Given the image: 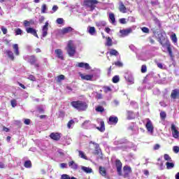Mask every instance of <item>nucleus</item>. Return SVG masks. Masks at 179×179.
<instances>
[{
	"instance_id": "41",
	"label": "nucleus",
	"mask_w": 179,
	"mask_h": 179,
	"mask_svg": "<svg viewBox=\"0 0 179 179\" xmlns=\"http://www.w3.org/2000/svg\"><path fill=\"white\" fill-rule=\"evenodd\" d=\"M171 40L173 41V43H177V35L176 34H173L171 36Z\"/></svg>"
},
{
	"instance_id": "18",
	"label": "nucleus",
	"mask_w": 179,
	"mask_h": 179,
	"mask_svg": "<svg viewBox=\"0 0 179 179\" xmlns=\"http://www.w3.org/2000/svg\"><path fill=\"white\" fill-rule=\"evenodd\" d=\"M99 174L102 176V177H107V170L106 168L103 166H99Z\"/></svg>"
},
{
	"instance_id": "51",
	"label": "nucleus",
	"mask_w": 179,
	"mask_h": 179,
	"mask_svg": "<svg viewBox=\"0 0 179 179\" xmlns=\"http://www.w3.org/2000/svg\"><path fill=\"white\" fill-rule=\"evenodd\" d=\"M119 22L121 24H127V20L125 18H120Z\"/></svg>"
},
{
	"instance_id": "60",
	"label": "nucleus",
	"mask_w": 179,
	"mask_h": 179,
	"mask_svg": "<svg viewBox=\"0 0 179 179\" xmlns=\"http://www.w3.org/2000/svg\"><path fill=\"white\" fill-rule=\"evenodd\" d=\"M159 149H160V145L159 144H155L154 148H153V150H159Z\"/></svg>"
},
{
	"instance_id": "28",
	"label": "nucleus",
	"mask_w": 179,
	"mask_h": 179,
	"mask_svg": "<svg viewBox=\"0 0 179 179\" xmlns=\"http://www.w3.org/2000/svg\"><path fill=\"white\" fill-rule=\"evenodd\" d=\"M109 19L111 21V23L113 24L115 23V15H114V13H109Z\"/></svg>"
},
{
	"instance_id": "6",
	"label": "nucleus",
	"mask_w": 179,
	"mask_h": 179,
	"mask_svg": "<svg viewBox=\"0 0 179 179\" xmlns=\"http://www.w3.org/2000/svg\"><path fill=\"white\" fill-rule=\"evenodd\" d=\"M123 177L124 178H128V177H129V174L132 173V169H131V166L126 165L123 167Z\"/></svg>"
},
{
	"instance_id": "58",
	"label": "nucleus",
	"mask_w": 179,
	"mask_h": 179,
	"mask_svg": "<svg viewBox=\"0 0 179 179\" xmlns=\"http://www.w3.org/2000/svg\"><path fill=\"white\" fill-rule=\"evenodd\" d=\"M59 117L60 118H64V117H65V112L64 111H60L59 112Z\"/></svg>"
},
{
	"instance_id": "15",
	"label": "nucleus",
	"mask_w": 179,
	"mask_h": 179,
	"mask_svg": "<svg viewBox=\"0 0 179 179\" xmlns=\"http://www.w3.org/2000/svg\"><path fill=\"white\" fill-rule=\"evenodd\" d=\"M73 31V27H65V28H63L60 31V34L64 36V34H67V33H71V31Z\"/></svg>"
},
{
	"instance_id": "37",
	"label": "nucleus",
	"mask_w": 179,
	"mask_h": 179,
	"mask_svg": "<svg viewBox=\"0 0 179 179\" xmlns=\"http://www.w3.org/2000/svg\"><path fill=\"white\" fill-rule=\"evenodd\" d=\"M80 76L83 80H90V75L80 74Z\"/></svg>"
},
{
	"instance_id": "44",
	"label": "nucleus",
	"mask_w": 179,
	"mask_h": 179,
	"mask_svg": "<svg viewBox=\"0 0 179 179\" xmlns=\"http://www.w3.org/2000/svg\"><path fill=\"white\" fill-rule=\"evenodd\" d=\"M73 124H75V121H73V120H71L67 123V127H68L69 129H71V127H72V125H73Z\"/></svg>"
},
{
	"instance_id": "36",
	"label": "nucleus",
	"mask_w": 179,
	"mask_h": 179,
	"mask_svg": "<svg viewBox=\"0 0 179 179\" xmlns=\"http://www.w3.org/2000/svg\"><path fill=\"white\" fill-rule=\"evenodd\" d=\"M113 83H118L120 82V76H114L112 78Z\"/></svg>"
},
{
	"instance_id": "21",
	"label": "nucleus",
	"mask_w": 179,
	"mask_h": 179,
	"mask_svg": "<svg viewBox=\"0 0 179 179\" xmlns=\"http://www.w3.org/2000/svg\"><path fill=\"white\" fill-rule=\"evenodd\" d=\"M90 143H92V145H94V146L95 155H99V153H100V152L101 151V150H100V146L99 145V144L96 143H93V141H90Z\"/></svg>"
},
{
	"instance_id": "11",
	"label": "nucleus",
	"mask_w": 179,
	"mask_h": 179,
	"mask_svg": "<svg viewBox=\"0 0 179 179\" xmlns=\"http://www.w3.org/2000/svg\"><path fill=\"white\" fill-rule=\"evenodd\" d=\"M50 138L52 139L53 141H58L59 139H61V133H51L50 134Z\"/></svg>"
},
{
	"instance_id": "8",
	"label": "nucleus",
	"mask_w": 179,
	"mask_h": 179,
	"mask_svg": "<svg viewBox=\"0 0 179 179\" xmlns=\"http://www.w3.org/2000/svg\"><path fill=\"white\" fill-rule=\"evenodd\" d=\"M98 124H99L100 127H96V129L99 131V132H104L106 131V124H104V121L103 120H97Z\"/></svg>"
},
{
	"instance_id": "10",
	"label": "nucleus",
	"mask_w": 179,
	"mask_h": 179,
	"mask_svg": "<svg viewBox=\"0 0 179 179\" xmlns=\"http://www.w3.org/2000/svg\"><path fill=\"white\" fill-rule=\"evenodd\" d=\"M26 31L28 34H32L34 37L38 38V35L37 34V31L31 27L26 28Z\"/></svg>"
},
{
	"instance_id": "57",
	"label": "nucleus",
	"mask_w": 179,
	"mask_h": 179,
	"mask_svg": "<svg viewBox=\"0 0 179 179\" xmlns=\"http://www.w3.org/2000/svg\"><path fill=\"white\" fill-rule=\"evenodd\" d=\"M52 10L53 13L57 12V10H58V6H57V5L53 6Z\"/></svg>"
},
{
	"instance_id": "30",
	"label": "nucleus",
	"mask_w": 179,
	"mask_h": 179,
	"mask_svg": "<svg viewBox=\"0 0 179 179\" xmlns=\"http://www.w3.org/2000/svg\"><path fill=\"white\" fill-rule=\"evenodd\" d=\"M24 166L26 169H31V166H32L31 161L30 160L25 161Z\"/></svg>"
},
{
	"instance_id": "63",
	"label": "nucleus",
	"mask_w": 179,
	"mask_h": 179,
	"mask_svg": "<svg viewBox=\"0 0 179 179\" xmlns=\"http://www.w3.org/2000/svg\"><path fill=\"white\" fill-rule=\"evenodd\" d=\"M3 131L4 132H9V131H10V129L5 126H3Z\"/></svg>"
},
{
	"instance_id": "48",
	"label": "nucleus",
	"mask_w": 179,
	"mask_h": 179,
	"mask_svg": "<svg viewBox=\"0 0 179 179\" xmlns=\"http://www.w3.org/2000/svg\"><path fill=\"white\" fill-rule=\"evenodd\" d=\"M46 10H47V5L43 4L41 7V13H45Z\"/></svg>"
},
{
	"instance_id": "33",
	"label": "nucleus",
	"mask_w": 179,
	"mask_h": 179,
	"mask_svg": "<svg viewBox=\"0 0 179 179\" xmlns=\"http://www.w3.org/2000/svg\"><path fill=\"white\" fill-rule=\"evenodd\" d=\"M167 170H170V169H174V163L167 162L166 163Z\"/></svg>"
},
{
	"instance_id": "23",
	"label": "nucleus",
	"mask_w": 179,
	"mask_h": 179,
	"mask_svg": "<svg viewBox=\"0 0 179 179\" xmlns=\"http://www.w3.org/2000/svg\"><path fill=\"white\" fill-rule=\"evenodd\" d=\"M164 40H166V38L163 36V34H158V41L162 47H164V45L163 44V41H164Z\"/></svg>"
},
{
	"instance_id": "27",
	"label": "nucleus",
	"mask_w": 179,
	"mask_h": 179,
	"mask_svg": "<svg viewBox=\"0 0 179 179\" xmlns=\"http://www.w3.org/2000/svg\"><path fill=\"white\" fill-rule=\"evenodd\" d=\"M134 118H135L134 112L131 110L127 111V120H134Z\"/></svg>"
},
{
	"instance_id": "4",
	"label": "nucleus",
	"mask_w": 179,
	"mask_h": 179,
	"mask_svg": "<svg viewBox=\"0 0 179 179\" xmlns=\"http://www.w3.org/2000/svg\"><path fill=\"white\" fill-rule=\"evenodd\" d=\"M171 132H172V136L175 139H178V138H179V131H178V129H177V127H176V124H171Z\"/></svg>"
},
{
	"instance_id": "50",
	"label": "nucleus",
	"mask_w": 179,
	"mask_h": 179,
	"mask_svg": "<svg viewBox=\"0 0 179 179\" xmlns=\"http://www.w3.org/2000/svg\"><path fill=\"white\" fill-rule=\"evenodd\" d=\"M56 22L57 24H64V18H57Z\"/></svg>"
},
{
	"instance_id": "12",
	"label": "nucleus",
	"mask_w": 179,
	"mask_h": 179,
	"mask_svg": "<svg viewBox=\"0 0 179 179\" xmlns=\"http://www.w3.org/2000/svg\"><path fill=\"white\" fill-rule=\"evenodd\" d=\"M171 99L176 100V99H179V89H174L171 93Z\"/></svg>"
},
{
	"instance_id": "35",
	"label": "nucleus",
	"mask_w": 179,
	"mask_h": 179,
	"mask_svg": "<svg viewBox=\"0 0 179 179\" xmlns=\"http://www.w3.org/2000/svg\"><path fill=\"white\" fill-rule=\"evenodd\" d=\"M159 115L162 121H164V120H166V117H167V114L164 111H161Z\"/></svg>"
},
{
	"instance_id": "3",
	"label": "nucleus",
	"mask_w": 179,
	"mask_h": 179,
	"mask_svg": "<svg viewBox=\"0 0 179 179\" xmlns=\"http://www.w3.org/2000/svg\"><path fill=\"white\" fill-rule=\"evenodd\" d=\"M31 65H34L36 68H39L40 64L37 63V57L35 55L28 56L25 58Z\"/></svg>"
},
{
	"instance_id": "20",
	"label": "nucleus",
	"mask_w": 179,
	"mask_h": 179,
	"mask_svg": "<svg viewBox=\"0 0 179 179\" xmlns=\"http://www.w3.org/2000/svg\"><path fill=\"white\" fill-rule=\"evenodd\" d=\"M6 55H8V58L11 59V61H15V55H13V52H12V50H6Z\"/></svg>"
},
{
	"instance_id": "56",
	"label": "nucleus",
	"mask_w": 179,
	"mask_h": 179,
	"mask_svg": "<svg viewBox=\"0 0 179 179\" xmlns=\"http://www.w3.org/2000/svg\"><path fill=\"white\" fill-rule=\"evenodd\" d=\"M105 93H108V92H111V87H104Z\"/></svg>"
},
{
	"instance_id": "42",
	"label": "nucleus",
	"mask_w": 179,
	"mask_h": 179,
	"mask_svg": "<svg viewBox=\"0 0 179 179\" xmlns=\"http://www.w3.org/2000/svg\"><path fill=\"white\" fill-rule=\"evenodd\" d=\"M90 34L91 36H96V28H94V27H90Z\"/></svg>"
},
{
	"instance_id": "31",
	"label": "nucleus",
	"mask_w": 179,
	"mask_h": 179,
	"mask_svg": "<svg viewBox=\"0 0 179 179\" xmlns=\"http://www.w3.org/2000/svg\"><path fill=\"white\" fill-rule=\"evenodd\" d=\"M109 54L110 56L115 55V57H117V55H119L120 53L116 50L111 49L109 52Z\"/></svg>"
},
{
	"instance_id": "64",
	"label": "nucleus",
	"mask_w": 179,
	"mask_h": 179,
	"mask_svg": "<svg viewBox=\"0 0 179 179\" xmlns=\"http://www.w3.org/2000/svg\"><path fill=\"white\" fill-rule=\"evenodd\" d=\"M149 42L150 43V44H155V41L152 38L151 36H150L148 38Z\"/></svg>"
},
{
	"instance_id": "53",
	"label": "nucleus",
	"mask_w": 179,
	"mask_h": 179,
	"mask_svg": "<svg viewBox=\"0 0 179 179\" xmlns=\"http://www.w3.org/2000/svg\"><path fill=\"white\" fill-rule=\"evenodd\" d=\"M141 31H143V33H149V28L144 27L141 28Z\"/></svg>"
},
{
	"instance_id": "26",
	"label": "nucleus",
	"mask_w": 179,
	"mask_h": 179,
	"mask_svg": "<svg viewBox=\"0 0 179 179\" xmlns=\"http://www.w3.org/2000/svg\"><path fill=\"white\" fill-rule=\"evenodd\" d=\"M13 48L14 50V52H15V55H20L19 45H17V43L13 45Z\"/></svg>"
},
{
	"instance_id": "43",
	"label": "nucleus",
	"mask_w": 179,
	"mask_h": 179,
	"mask_svg": "<svg viewBox=\"0 0 179 179\" xmlns=\"http://www.w3.org/2000/svg\"><path fill=\"white\" fill-rule=\"evenodd\" d=\"M114 64L118 68H122V66H124V64H122V62H121L120 61L115 62Z\"/></svg>"
},
{
	"instance_id": "47",
	"label": "nucleus",
	"mask_w": 179,
	"mask_h": 179,
	"mask_svg": "<svg viewBox=\"0 0 179 179\" xmlns=\"http://www.w3.org/2000/svg\"><path fill=\"white\" fill-rule=\"evenodd\" d=\"M81 169L83 171H85V173H90V168H87L86 166H82Z\"/></svg>"
},
{
	"instance_id": "32",
	"label": "nucleus",
	"mask_w": 179,
	"mask_h": 179,
	"mask_svg": "<svg viewBox=\"0 0 179 179\" xmlns=\"http://www.w3.org/2000/svg\"><path fill=\"white\" fill-rule=\"evenodd\" d=\"M78 156L79 157H80L81 159H85V160H87V157H86V155H85V152H83L81 150L78 151Z\"/></svg>"
},
{
	"instance_id": "25",
	"label": "nucleus",
	"mask_w": 179,
	"mask_h": 179,
	"mask_svg": "<svg viewBox=\"0 0 179 179\" xmlns=\"http://www.w3.org/2000/svg\"><path fill=\"white\" fill-rule=\"evenodd\" d=\"M131 31L132 29H131L120 30V33L121 34H122V36H128V34H129V33H131Z\"/></svg>"
},
{
	"instance_id": "24",
	"label": "nucleus",
	"mask_w": 179,
	"mask_h": 179,
	"mask_svg": "<svg viewBox=\"0 0 179 179\" xmlns=\"http://www.w3.org/2000/svg\"><path fill=\"white\" fill-rule=\"evenodd\" d=\"M166 45H167V51L169 54V57H171V58H173L174 56L173 55V50L171 49V45H170V43H168V41H166Z\"/></svg>"
},
{
	"instance_id": "55",
	"label": "nucleus",
	"mask_w": 179,
	"mask_h": 179,
	"mask_svg": "<svg viewBox=\"0 0 179 179\" xmlns=\"http://www.w3.org/2000/svg\"><path fill=\"white\" fill-rule=\"evenodd\" d=\"M173 150L174 153H178L179 147L178 146H173Z\"/></svg>"
},
{
	"instance_id": "49",
	"label": "nucleus",
	"mask_w": 179,
	"mask_h": 179,
	"mask_svg": "<svg viewBox=\"0 0 179 179\" xmlns=\"http://www.w3.org/2000/svg\"><path fill=\"white\" fill-rule=\"evenodd\" d=\"M27 79H29V80H31L32 82H36V76L34 75H29Z\"/></svg>"
},
{
	"instance_id": "2",
	"label": "nucleus",
	"mask_w": 179,
	"mask_h": 179,
	"mask_svg": "<svg viewBox=\"0 0 179 179\" xmlns=\"http://www.w3.org/2000/svg\"><path fill=\"white\" fill-rule=\"evenodd\" d=\"M66 50L70 57H73L76 54V47H75L72 41H69Z\"/></svg>"
},
{
	"instance_id": "5",
	"label": "nucleus",
	"mask_w": 179,
	"mask_h": 179,
	"mask_svg": "<svg viewBox=\"0 0 179 179\" xmlns=\"http://www.w3.org/2000/svg\"><path fill=\"white\" fill-rule=\"evenodd\" d=\"M115 166L118 176H122V162H121V160L116 159Z\"/></svg>"
},
{
	"instance_id": "13",
	"label": "nucleus",
	"mask_w": 179,
	"mask_h": 179,
	"mask_svg": "<svg viewBox=\"0 0 179 179\" xmlns=\"http://www.w3.org/2000/svg\"><path fill=\"white\" fill-rule=\"evenodd\" d=\"M55 54H56L57 58H59V59H62V61H64V59H65V58L64 57V55L62 53V50L61 49H56L55 50Z\"/></svg>"
},
{
	"instance_id": "1",
	"label": "nucleus",
	"mask_w": 179,
	"mask_h": 179,
	"mask_svg": "<svg viewBox=\"0 0 179 179\" xmlns=\"http://www.w3.org/2000/svg\"><path fill=\"white\" fill-rule=\"evenodd\" d=\"M71 106L78 111H86L88 107L86 102L80 100L71 102Z\"/></svg>"
},
{
	"instance_id": "22",
	"label": "nucleus",
	"mask_w": 179,
	"mask_h": 179,
	"mask_svg": "<svg viewBox=\"0 0 179 179\" xmlns=\"http://www.w3.org/2000/svg\"><path fill=\"white\" fill-rule=\"evenodd\" d=\"M69 167H71L72 170H78V164L75 161H71L69 162Z\"/></svg>"
},
{
	"instance_id": "40",
	"label": "nucleus",
	"mask_w": 179,
	"mask_h": 179,
	"mask_svg": "<svg viewBox=\"0 0 179 179\" xmlns=\"http://www.w3.org/2000/svg\"><path fill=\"white\" fill-rule=\"evenodd\" d=\"M15 36H20L23 33V31L20 28H17L15 29Z\"/></svg>"
},
{
	"instance_id": "7",
	"label": "nucleus",
	"mask_w": 179,
	"mask_h": 179,
	"mask_svg": "<svg viewBox=\"0 0 179 179\" xmlns=\"http://www.w3.org/2000/svg\"><path fill=\"white\" fill-rule=\"evenodd\" d=\"M146 120H147V123L145 124V128L148 132H151L152 134L153 133V129H154L153 124H152V120H150V119L149 118H147Z\"/></svg>"
},
{
	"instance_id": "39",
	"label": "nucleus",
	"mask_w": 179,
	"mask_h": 179,
	"mask_svg": "<svg viewBox=\"0 0 179 179\" xmlns=\"http://www.w3.org/2000/svg\"><path fill=\"white\" fill-rule=\"evenodd\" d=\"M164 159L166 162H173V160L171 159V157H170V155H169V154H164Z\"/></svg>"
},
{
	"instance_id": "34",
	"label": "nucleus",
	"mask_w": 179,
	"mask_h": 179,
	"mask_svg": "<svg viewBox=\"0 0 179 179\" xmlns=\"http://www.w3.org/2000/svg\"><path fill=\"white\" fill-rule=\"evenodd\" d=\"M95 111H96V113H104V107L101 106H98L95 108Z\"/></svg>"
},
{
	"instance_id": "46",
	"label": "nucleus",
	"mask_w": 179,
	"mask_h": 179,
	"mask_svg": "<svg viewBox=\"0 0 179 179\" xmlns=\"http://www.w3.org/2000/svg\"><path fill=\"white\" fill-rule=\"evenodd\" d=\"M148 71V67H146V65H142L141 66V73H146Z\"/></svg>"
},
{
	"instance_id": "62",
	"label": "nucleus",
	"mask_w": 179,
	"mask_h": 179,
	"mask_svg": "<svg viewBox=\"0 0 179 179\" xmlns=\"http://www.w3.org/2000/svg\"><path fill=\"white\" fill-rule=\"evenodd\" d=\"M1 31L3 32V34H6V33H8V29L5 27H1Z\"/></svg>"
},
{
	"instance_id": "54",
	"label": "nucleus",
	"mask_w": 179,
	"mask_h": 179,
	"mask_svg": "<svg viewBox=\"0 0 179 179\" xmlns=\"http://www.w3.org/2000/svg\"><path fill=\"white\" fill-rule=\"evenodd\" d=\"M30 24H31L30 21H27V20H24V27H29V26H30Z\"/></svg>"
},
{
	"instance_id": "14",
	"label": "nucleus",
	"mask_w": 179,
	"mask_h": 179,
	"mask_svg": "<svg viewBox=\"0 0 179 179\" xmlns=\"http://www.w3.org/2000/svg\"><path fill=\"white\" fill-rule=\"evenodd\" d=\"M42 31L43 37H47V35L48 34V22L45 23V25L43 27Z\"/></svg>"
},
{
	"instance_id": "38",
	"label": "nucleus",
	"mask_w": 179,
	"mask_h": 179,
	"mask_svg": "<svg viewBox=\"0 0 179 179\" xmlns=\"http://www.w3.org/2000/svg\"><path fill=\"white\" fill-rule=\"evenodd\" d=\"M83 6L85 8H90V0H84Z\"/></svg>"
},
{
	"instance_id": "52",
	"label": "nucleus",
	"mask_w": 179,
	"mask_h": 179,
	"mask_svg": "<svg viewBox=\"0 0 179 179\" xmlns=\"http://www.w3.org/2000/svg\"><path fill=\"white\" fill-rule=\"evenodd\" d=\"M65 79V76L64 75H59L57 76V80L59 82H61V80H64Z\"/></svg>"
},
{
	"instance_id": "9",
	"label": "nucleus",
	"mask_w": 179,
	"mask_h": 179,
	"mask_svg": "<svg viewBox=\"0 0 179 179\" xmlns=\"http://www.w3.org/2000/svg\"><path fill=\"white\" fill-rule=\"evenodd\" d=\"M108 124L109 125H117L118 124V117L117 116H110Z\"/></svg>"
},
{
	"instance_id": "16",
	"label": "nucleus",
	"mask_w": 179,
	"mask_h": 179,
	"mask_svg": "<svg viewBox=\"0 0 179 179\" xmlns=\"http://www.w3.org/2000/svg\"><path fill=\"white\" fill-rule=\"evenodd\" d=\"M99 4V1L97 0H90V10H94Z\"/></svg>"
},
{
	"instance_id": "45",
	"label": "nucleus",
	"mask_w": 179,
	"mask_h": 179,
	"mask_svg": "<svg viewBox=\"0 0 179 179\" xmlns=\"http://www.w3.org/2000/svg\"><path fill=\"white\" fill-rule=\"evenodd\" d=\"M11 103V106L13 108H15V107H16V106H17V102L16 101V99H12L10 101Z\"/></svg>"
},
{
	"instance_id": "17",
	"label": "nucleus",
	"mask_w": 179,
	"mask_h": 179,
	"mask_svg": "<svg viewBox=\"0 0 179 179\" xmlns=\"http://www.w3.org/2000/svg\"><path fill=\"white\" fill-rule=\"evenodd\" d=\"M119 10L122 13H127V7L125 6V5H124V3H122V1L120 2Z\"/></svg>"
},
{
	"instance_id": "59",
	"label": "nucleus",
	"mask_w": 179,
	"mask_h": 179,
	"mask_svg": "<svg viewBox=\"0 0 179 179\" xmlns=\"http://www.w3.org/2000/svg\"><path fill=\"white\" fill-rule=\"evenodd\" d=\"M30 122H31L30 119H25L24 121V124H25V125H30Z\"/></svg>"
},
{
	"instance_id": "19",
	"label": "nucleus",
	"mask_w": 179,
	"mask_h": 179,
	"mask_svg": "<svg viewBox=\"0 0 179 179\" xmlns=\"http://www.w3.org/2000/svg\"><path fill=\"white\" fill-rule=\"evenodd\" d=\"M76 66H78V68H85V69H89L90 66H89V64L87 63H83V62H80L78 63Z\"/></svg>"
},
{
	"instance_id": "61",
	"label": "nucleus",
	"mask_w": 179,
	"mask_h": 179,
	"mask_svg": "<svg viewBox=\"0 0 179 179\" xmlns=\"http://www.w3.org/2000/svg\"><path fill=\"white\" fill-rule=\"evenodd\" d=\"M67 166L68 165L66 164H65V163L60 164L61 169H66Z\"/></svg>"
},
{
	"instance_id": "29",
	"label": "nucleus",
	"mask_w": 179,
	"mask_h": 179,
	"mask_svg": "<svg viewBox=\"0 0 179 179\" xmlns=\"http://www.w3.org/2000/svg\"><path fill=\"white\" fill-rule=\"evenodd\" d=\"M105 45H107L108 47H111V45H113V39H111V38L110 37L106 38V43Z\"/></svg>"
}]
</instances>
